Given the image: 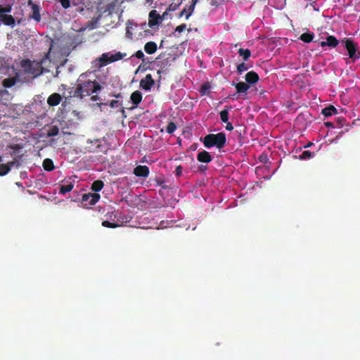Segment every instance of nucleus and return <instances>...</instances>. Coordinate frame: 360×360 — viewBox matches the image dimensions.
Wrapping results in <instances>:
<instances>
[{"mask_svg":"<svg viewBox=\"0 0 360 360\" xmlns=\"http://www.w3.org/2000/svg\"><path fill=\"white\" fill-rule=\"evenodd\" d=\"M51 49V48H50L49 51L39 62L32 61L29 59L22 60L21 68L23 72L32 77L35 78L41 75L44 72L48 71L43 65H46L47 62L49 63L51 62V59L50 58Z\"/></svg>","mask_w":360,"mask_h":360,"instance_id":"1","label":"nucleus"},{"mask_svg":"<svg viewBox=\"0 0 360 360\" xmlns=\"http://www.w3.org/2000/svg\"><path fill=\"white\" fill-rule=\"evenodd\" d=\"M101 86L96 81L86 80L84 82L77 84L73 92V96L82 99L84 97L90 96L93 93L100 91Z\"/></svg>","mask_w":360,"mask_h":360,"instance_id":"2","label":"nucleus"},{"mask_svg":"<svg viewBox=\"0 0 360 360\" xmlns=\"http://www.w3.org/2000/svg\"><path fill=\"white\" fill-rule=\"evenodd\" d=\"M204 146L207 148L212 147H216L218 149L223 148L226 143V134L224 132H219L217 134H209L206 135L203 139H200Z\"/></svg>","mask_w":360,"mask_h":360,"instance_id":"3","label":"nucleus"},{"mask_svg":"<svg viewBox=\"0 0 360 360\" xmlns=\"http://www.w3.org/2000/svg\"><path fill=\"white\" fill-rule=\"evenodd\" d=\"M345 48L348 52L349 58L356 60L360 58V51H358V44L351 39L345 38L342 41Z\"/></svg>","mask_w":360,"mask_h":360,"instance_id":"4","label":"nucleus"},{"mask_svg":"<svg viewBox=\"0 0 360 360\" xmlns=\"http://www.w3.org/2000/svg\"><path fill=\"white\" fill-rule=\"evenodd\" d=\"M165 53H161L157 58V65L160 68L158 70L159 77H161V74L165 72L171 65V62L174 61L176 58H164Z\"/></svg>","mask_w":360,"mask_h":360,"instance_id":"5","label":"nucleus"},{"mask_svg":"<svg viewBox=\"0 0 360 360\" xmlns=\"http://www.w3.org/2000/svg\"><path fill=\"white\" fill-rule=\"evenodd\" d=\"M127 56V53H121V52H117L114 54L111 53H105L101 55L100 57V61L106 65L108 63H111L123 59L124 57Z\"/></svg>","mask_w":360,"mask_h":360,"instance_id":"6","label":"nucleus"},{"mask_svg":"<svg viewBox=\"0 0 360 360\" xmlns=\"http://www.w3.org/2000/svg\"><path fill=\"white\" fill-rule=\"evenodd\" d=\"M101 198V196L98 193H84L82 196V202H86L89 200L88 204H85L84 206L87 205H94Z\"/></svg>","mask_w":360,"mask_h":360,"instance_id":"7","label":"nucleus"},{"mask_svg":"<svg viewBox=\"0 0 360 360\" xmlns=\"http://www.w3.org/2000/svg\"><path fill=\"white\" fill-rule=\"evenodd\" d=\"M160 15L156 10H152L148 15V25L150 27L158 25L162 23L160 21Z\"/></svg>","mask_w":360,"mask_h":360,"instance_id":"8","label":"nucleus"},{"mask_svg":"<svg viewBox=\"0 0 360 360\" xmlns=\"http://www.w3.org/2000/svg\"><path fill=\"white\" fill-rule=\"evenodd\" d=\"M134 174L138 177L146 178L148 176L150 171L148 166L138 165L134 169Z\"/></svg>","mask_w":360,"mask_h":360,"instance_id":"9","label":"nucleus"},{"mask_svg":"<svg viewBox=\"0 0 360 360\" xmlns=\"http://www.w3.org/2000/svg\"><path fill=\"white\" fill-rule=\"evenodd\" d=\"M155 81L150 74L146 75L144 79H142L140 82L141 87L144 90H150L153 85H154Z\"/></svg>","mask_w":360,"mask_h":360,"instance_id":"10","label":"nucleus"},{"mask_svg":"<svg viewBox=\"0 0 360 360\" xmlns=\"http://www.w3.org/2000/svg\"><path fill=\"white\" fill-rule=\"evenodd\" d=\"M28 5H31L32 15L30 18L39 22L41 20L40 8L39 6L32 2V0L28 1Z\"/></svg>","mask_w":360,"mask_h":360,"instance_id":"11","label":"nucleus"},{"mask_svg":"<svg viewBox=\"0 0 360 360\" xmlns=\"http://www.w3.org/2000/svg\"><path fill=\"white\" fill-rule=\"evenodd\" d=\"M339 44V40L333 35H330L327 37L326 41H323L321 42L320 45L322 47H325L326 46L335 48Z\"/></svg>","mask_w":360,"mask_h":360,"instance_id":"12","label":"nucleus"},{"mask_svg":"<svg viewBox=\"0 0 360 360\" xmlns=\"http://www.w3.org/2000/svg\"><path fill=\"white\" fill-rule=\"evenodd\" d=\"M62 100L61 96L58 93L51 94L47 98V103L49 106L53 107L58 105Z\"/></svg>","mask_w":360,"mask_h":360,"instance_id":"13","label":"nucleus"},{"mask_svg":"<svg viewBox=\"0 0 360 360\" xmlns=\"http://www.w3.org/2000/svg\"><path fill=\"white\" fill-rule=\"evenodd\" d=\"M245 79L246 83L249 85L257 83L259 81V77L257 72L255 71H250L245 75Z\"/></svg>","mask_w":360,"mask_h":360,"instance_id":"14","label":"nucleus"},{"mask_svg":"<svg viewBox=\"0 0 360 360\" xmlns=\"http://www.w3.org/2000/svg\"><path fill=\"white\" fill-rule=\"evenodd\" d=\"M197 160L203 163H209L212 160L211 155L206 150L199 152L197 155Z\"/></svg>","mask_w":360,"mask_h":360,"instance_id":"15","label":"nucleus"},{"mask_svg":"<svg viewBox=\"0 0 360 360\" xmlns=\"http://www.w3.org/2000/svg\"><path fill=\"white\" fill-rule=\"evenodd\" d=\"M232 85L235 86L236 89L238 94H247L248 90L250 89V86L243 82H240L238 83L232 82Z\"/></svg>","mask_w":360,"mask_h":360,"instance_id":"16","label":"nucleus"},{"mask_svg":"<svg viewBox=\"0 0 360 360\" xmlns=\"http://www.w3.org/2000/svg\"><path fill=\"white\" fill-rule=\"evenodd\" d=\"M0 20L6 25L13 27L15 20L11 15H0Z\"/></svg>","mask_w":360,"mask_h":360,"instance_id":"17","label":"nucleus"},{"mask_svg":"<svg viewBox=\"0 0 360 360\" xmlns=\"http://www.w3.org/2000/svg\"><path fill=\"white\" fill-rule=\"evenodd\" d=\"M130 99L136 107L142 101V94L139 91H135L131 94Z\"/></svg>","mask_w":360,"mask_h":360,"instance_id":"18","label":"nucleus"},{"mask_svg":"<svg viewBox=\"0 0 360 360\" xmlns=\"http://www.w3.org/2000/svg\"><path fill=\"white\" fill-rule=\"evenodd\" d=\"M158 49L157 44L154 41H148L144 45V51L148 54H153Z\"/></svg>","mask_w":360,"mask_h":360,"instance_id":"19","label":"nucleus"},{"mask_svg":"<svg viewBox=\"0 0 360 360\" xmlns=\"http://www.w3.org/2000/svg\"><path fill=\"white\" fill-rule=\"evenodd\" d=\"M322 115H323L325 117H330L333 115H335L338 113L337 109L332 105L326 107L322 109L321 110Z\"/></svg>","mask_w":360,"mask_h":360,"instance_id":"20","label":"nucleus"},{"mask_svg":"<svg viewBox=\"0 0 360 360\" xmlns=\"http://www.w3.org/2000/svg\"><path fill=\"white\" fill-rule=\"evenodd\" d=\"M232 109L231 105H226L224 109L219 112L220 119L222 122H227L229 121V112Z\"/></svg>","mask_w":360,"mask_h":360,"instance_id":"21","label":"nucleus"},{"mask_svg":"<svg viewBox=\"0 0 360 360\" xmlns=\"http://www.w3.org/2000/svg\"><path fill=\"white\" fill-rule=\"evenodd\" d=\"M42 165H43L44 170H46L47 172L53 171L55 168L53 162L50 158L44 159L43 161Z\"/></svg>","mask_w":360,"mask_h":360,"instance_id":"22","label":"nucleus"},{"mask_svg":"<svg viewBox=\"0 0 360 360\" xmlns=\"http://www.w3.org/2000/svg\"><path fill=\"white\" fill-rule=\"evenodd\" d=\"M104 186V183L101 180L94 181L91 186V189L94 192H99Z\"/></svg>","mask_w":360,"mask_h":360,"instance_id":"23","label":"nucleus"},{"mask_svg":"<svg viewBox=\"0 0 360 360\" xmlns=\"http://www.w3.org/2000/svg\"><path fill=\"white\" fill-rule=\"evenodd\" d=\"M314 34L313 32H305L300 35V39L305 43L311 42L314 39Z\"/></svg>","mask_w":360,"mask_h":360,"instance_id":"24","label":"nucleus"},{"mask_svg":"<svg viewBox=\"0 0 360 360\" xmlns=\"http://www.w3.org/2000/svg\"><path fill=\"white\" fill-rule=\"evenodd\" d=\"M238 54L243 58L244 61H247L251 56V51L248 49H244L240 48L238 50Z\"/></svg>","mask_w":360,"mask_h":360,"instance_id":"25","label":"nucleus"},{"mask_svg":"<svg viewBox=\"0 0 360 360\" xmlns=\"http://www.w3.org/2000/svg\"><path fill=\"white\" fill-rule=\"evenodd\" d=\"M183 3V0H173V2L169 4L167 8V11H175Z\"/></svg>","mask_w":360,"mask_h":360,"instance_id":"26","label":"nucleus"},{"mask_svg":"<svg viewBox=\"0 0 360 360\" xmlns=\"http://www.w3.org/2000/svg\"><path fill=\"white\" fill-rule=\"evenodd\" d=\"M74 187V184L70 182L66 185H62L60 188L59 193L61 195H65L67 193L71 191Z\"/></svg>","mask_w":360,"mask_h":360,"instance_id":"27","label":"nucleus"},{"mask_svg":"<svg viewBox=\"0 0 360 360\" xmlns=\"http://www.w3.org/2000/svg\"><path fill=\"white\" fill-rule=\"evenodd\" d=\"M59 133V129L57 126H51L47 131V137L57 136Z\"/></svg>","mask_w":360,"mask_h":360,"instance_id":"28","label":"nucleus"},{"mask_svg":"<svg viewBox=\"0 0 360 360\" xmlns=\"http://www.w3.org/2000/svg\"><path fill=\"white\" fill-rule=\"evenodd\" d=\"M11 169L7 164H0V176H3L10 172Z\"/></svg>","mask_w":360,"mask_h":360,"instance_id":"29","label":"nucleus"},{"mask_svg":"<svg viewBox=\"0 0 360 360\" xmlns=\"http://www.w3.org/2000/svg\"><path fill=\"white\" fill-rule=\"evenodd\" d=\"M211 86L209 82H205L202 84L200 90V93L202 96L205 95L210 89Z\"/></svg>","mask_w":360,"mask_h":360,"instance_id":"30","label":"nucleus"},{"mask_svg":"<svg viewBox=\"0 0 360 360\" xmlns=\"http://www.w3.org/2000/svg\"><path fill=\"white\" fill-rule=\"evenodd\" d=\"M15 84V79L13 78H6L3 81V86L6 88H10Z\"/></svg>","mask_w":360,"mask_h":360,"instance_id":"31","label":"nucleus"},{"mask_svg":"<svg viewBox=\"0 0 360 360\" xmlns=\"http://www.w3.org/2000/svg\"><path fill=\"white\" fill-rule=\"evenodd\" d=\"M12 10V7L11 5H7L6 6L0 4V15H6L8 13H10Z\"/></svg>","mask_w":360,"mask_h":360,"instance_id":"32","label":"nucleus"},{"mask_svg":"<svg viewBox=\"0 0 360 360\" xmlns=\"http://www.w3.org/2000/svg\"><path fill=\"white\" fill-rule=\"evenodd\" d=\"M176 129V126L174 122H169L166 127V131L169 134H172Z\"/></svg>","mask_w":360,"mask_h":360,"instance_id":"33","label":"nucleus"},{"mask_svg":"<svg viewBox=\"0 0 360 360\" xmlns=\"http://www.w3.org/2000/svg\"><path fill=\"white\" fill-rule=\"evenodd\" d=\"M102 226L107 228H117L120 226V224L117 223L110 222L108 221H103L102 222Z\"/></svg>","mask_w":360,"mask_h":360,"instance_id":"34","label":"nucleus"},{"mask_svg":"<svg viewBox=\"0 0 360 360\" xmlns=\"http://www.w3.org/2000/svg\"><path fill=\"white\" fill-rule=\"evenodd\" d=\"M249 67L244 63H241L237 66V72L238 74H242L243 72L248 70Z\"/></svg>","mask_w":360,"mask_h":360,"instance_id":"35","label":"nucleus"},{"mask_svg":"<svg viewBox=\"0 0 360 360\" xmlns=\"http://www.w3.org/2000/svg\"><path fill=\"white\" fill-rule=\"evenodd\" d=\"M8 165L11 169L12 167L19 168L21 165V162L18 160L14 159L13 160L8 162Z\"/></svg>","mask_w":360,"mask_h":360,"instance_id":"36","label":"nucleus"},{"mask_svg":"<svg viewBox=\"0 0 360 360\" xmlns=\"http://www.w3.org/2000/svg\"><path fill=\"white\" fill-rule=\"evenodd\" d=\"M311 157H313V153H311V152H310L309 150H304L300 155V158L301 160H305V159H309Z\"/></svg>","mask_w":360,"mask_h":360,"instance_id":"37","label":"nucleus"},{"mask_svg":"<svg viewBox=\"0 0 360 360\" xmlns=\"http://www.w3.org/2000/svg\"><path fill=\"white\" fill-rule=\"evenodd\" d=\"M345 123H346V120L344 117H340L337 118L336 122H335V124L336 127L340 128V127H344Z\"/></svg>","mask_w":360,"mask_h":360,"instance_id":"38","label":"nucleus"},{"mask_svg":"<svg viewBox=\"0 0 360 360\" xmlns=\"http://www.w3.org/2000/svg\"><path fill=\"white\" fill-rule=\"evenodd\" d=\"M154 181H155L158 186H161L162 188L165 189L167 188V186L165 184V181L162 178L157 177L154 179Z\"/></svg>","mask_w":360,"mask_h":360,"instance_id":"39","label":"nucleus"},{"mask_svg":"<svg viewBox=\"0 0 360 360\" xmlns=\"http://www.w3.org/2000/svg\"><path fill=\"white\" fill-rule=\"evenodd\" d=\"M8 148L12 150V151L10 152L11 156L15 155L16 152L20 149V146L18 144L10 145Z\"/></svg>","mask_w":360,"mask_h":360,"instance_id":"40","label":"nucleus"},{"mask_svg":"<svg viewBox=\"0 0 360 360\" xmlns=\"http://www.w3.org/2000/svg\"><path fill=\"white\" fill-rule=\"evenodd\" d=\"M132 56H135L139 59H141L143 61H144L145 59L144 53L141 50L137 51Z\"/></svg>","mask_w":360,"mask_h":360,"instance_id":"41","label":"nucleus"},{"mask_svg":"<svg viewBox=\"0 0 360 360\" xmlns=\"http://www.w3.org/2000/svg\"><path fill=\"white\" fill-rule=\"evenodd\" d=\"M62 6V7L65 9H67L70 7V0H58Z\"/></svg>","mask_w":360,"mask_h":360,"instance_id":"42","label":"nucleus"},{"mask_svg":"<svg viewBox=\"0 0 360 360\" xmlns=\"http://www.w3.org/2000/svg\"><path fill=\"white\" fill-rule=\"evenodd\" d=\"M186 29V25L185 23L181 24L180 25L177 26L175 29V32L181 33Z\"/></svg>","mask_w":360,"mask_h":360,"instance_id":"43","label":"nucleus"},{"mask_svg":"<svg viewBox=\"0 0 360 360\" xmlns=\"http://www.w3.org/2000/svg\"><path fill=\"white\" fill-rule=\"evenodd\" d=\"M182 170H183V167L181 165H178L176 169H175V171H174V173L176 174V176H181V174H182Z\"/></svg>","mask_w":360,"mask_h":360,"instance_id":"44","label":"nucleus"},{"mask_svg":"<svg viewBox=\"0 0 360 360\" xmlns=\"http://www.w3.org/2000/svg\"><path fill=\"white\" fill-rule=\"evenodd\" d=\"M198 1V0H192V2L191 4V5H189L190 13L194 12V10H195V5H196Z\"/></svg>","mask_w":360,"mask_h":360,"instance_id":"45","label":"nucleus"},{"mask_svg":"<svg viewBox=\"0 0 360 360\" xmlns=\"http://www.w3.org/2000/svg\"><path fill=\"white\" fill-rule=\"evenodd\" d=\"M185 8H186V13H185V18H186V20H188V18L191 17V15L193 14V13H190L189 6H186Z\"/></svg>","mask_w":360,"mask_h":360,"instance_id":"46","label":"nucleus"},{"mask_svg":"<svg viewBox=\"0 0 360 360\" xmlns=\"http://www.w3.org/2000/svg\"><path fill=\"white\" fill-rule=\"evenodd\" d=\"M118 104H119V101L117 100H112L110 102V106L112 108L117 107L118 105Z\"/></svg>","mask_w":360,"mask_h":360,"instance_id":"47","label":"nucleus"},{"mask_svg":"<svg viewBox=\"0 0 360 360\" xmlns=\"http://www.w3.org/2000/svg\"><path fill=\"white\" fill-rule=\"evenodd\" d=\"M226 125L225 127L226 129L228 131H232L233 129V124L231 122H229V121H227V122H226Z\"/></svg>","mask_w":360,"mask_h":360,"instance_id":"48","label":"nucleus"},{"mask_svg":"<svg viewBox=\"0 0 360 360\" xmlns=\"http://www.w3.org/2000/svg\"><path fill=\"white\" fill-rule=\"evenodd\" d=\"M325 126L327 127H332V128H335L336 126L335 124V122H326L324 123Z\"/></svg>","mask_w":360,"mask_h":360,"instance_id":"49","label":"nucleus"},{"mask_svg":"<svg viewBox=\"0 0 360 360\" xmlns=\"http://www.w3.org/2000/svg\"><path fill=\"white\" fill-rule=\"evenodd\" d=\"M186 13V8H184L177 15L178 18H182Z\"/></svg>","mask_w":360,"mask_h":360,"instance_id":"50","label":"nucleus"},{"mask_svg":"<svg viewBox=\"0 0 360 360\" xmlns=\"http://www.w3.org/2000/svg\"><path fill=\"white\" fill-rule=\"evenodd\" d=\"M169 11H167V10L162 13V15H160V21L162 22L163 20L167 18V15L168 14Z\"/></svg>","mask_w":360,"mask_h":360,"instance_id":"51","label":"nucleus"},{"mask_svg":"<svg viewBox=\"0 0 360 360\" xmlns=\"http://www.w3.org/2000/svg\"><path fill=\"white\" fill-rule=\"evenodd\" d=\"M91 99L93 101H96L98 99V96H92Z\"/></svg>","mask_w":360,"mask_h":360,"instance_id":"52","label":"nucleus"},{"mask_svg":"<svg viewBox=\"0 0 360 360\" xmlns=\"http://www.w3.org/2000/svg\"><path fill=\"white\" fill-rule=\"evenodd\" d=\"M200 169L201 170H205V169H207V167H206V166H201V167H200Z\"/></svg>","mask_w":360,"mask_h":360,"instance_id":"53","label":"nucleus"},{"mask_svg":"<svg viewBox=\"0 0 360 360\" xmlns=\"http://www.w3.org/2000/svg\"><path fill=\"white\" fill-rule=\"evenodd\" d=\"M263 160H264V158H263V155H262L260 156V160H261V161H262Z\"/></svg>","mask_w":360,"mask_h":360,"instance_id":"54","label":"nucleus"},{"mask_svg":"<svg viewBox=\"0 0 360 360\" xmlns=\"http://www.w3.org/2000/svg\"><path fill=\"white\" fill-rule=\"evenodd\" d=\"M263 160H264V158H263V155H262L260 156V160H261V161H262Z\"/></svg>","mask_w":360,"mask_h":360,"instance_id":"55","label":"nucleus"},{"mask_svg":"<svg viewBox=\"0 0 360 360\" xmlns=\"http://www.w3.org/2000/svg\"><path fill=\"white\" fill-rule=\"evenodd\" d=\"M141 65H139L136 72H138L141 69Z\"/></svg>","mask_w":360,"mask_h":360,"instance_id":"56","label":"nucleus"},{"mask_svg":"<svg viewBox=\"0 0 360 360\" xmlns=\"http://www.w3.org/2000/svg\"><path fill=\"white\" fill-rule=\"evenodd\" d=\"M116 98H119L120 96V94H117L115 96Z\"/></svg>","mask_w":360,"mask_h":360,"instance_id":"57","label":"nucleus"}]
</instances>
